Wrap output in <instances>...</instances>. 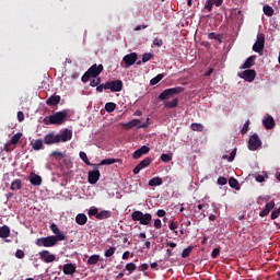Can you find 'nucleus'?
<instances>
[{
    "mask_svg": "<svg viewBox=\"0 0 280 280\" xmlns=\"http://www.w3.org/2000/svg\"><path fill=\"white\" fill-rule=\"evenodd\" d=\"M184 92H185V88L183 86L166 89L162 93H160L159 100L161 102H164V108H167V109L176 108L178 106V97H175L173 100L172 97H174L175 95H180V93H184ZM167 100H172V101H167Z\"/></svg>",
    "mask_w": 280,
    "mask_h": 280,
    "instance_id": "obj_1",
    "label": "nucleus"
},
{
    "mask_svg": "<svg viewBox=\"0 0 280 280\" xmlns=\"http://www.w3.org/2000/svg\"><path fill=\"white\" fill-rule=\"evenodd\" d=\"M66 117H69V112L67 109L54 113L50 116H46L43 119V124H45V126H62Z\"/></svg>",
    "mask_w": 280,
    "mask_h": 280,
    "instance_id": "obj_2",
    "label": "nucleus"
},
{
    "mask_svg": "<svg viewBox=\"0 0 280 280\" xmlns=\"http://www.w3.org/2000/svg\"><path fill=\"white\" fill-rule=\"evenodd\" d=\"M66 236L62 234L59 235H50L47 237H40L37 238L35 244L36 246H44L45 248H51V246H56V244H58V242H65Z\"/></svg>",
    "mask_w": 280,
    "mask_h": 280,
    "instance_id": "obj_3",
    "label": "nucleus"
},
{
    "mask_svg": "<svg viewBox=\"0 0 280 280\" xmlns=\"http://www.w3.org/2000/svg\"><path fill=\"white\" fill-rule=\"evenodd\" d=\"M131 219L133 222H139L143 226L150 225V222H152V214L151 213H145L136 210L131 213Z\"/></svg>",
    "mask_w": 280,
    "mask_h": 280,
    "instance_id": "obj_4",
    "label": "nucleus"
},
{
    "mask_svg": "<svg viewBox=\"0 0 280 280\" xmlns=\"http://www.w3.org/2000/svg\"><path fill=\"white\" fill-rule=\"evenodd\" d=\"M266 46V35L264 33H258L255 44L253 45V51L264 56V47Z\"/></svg>",
    "mask_w": 280,
    "mask_h": 280,
    "instance_id": "obj_5",
    "label": "nucleus"
},
{
    "mask_svg": "<svg viewBox=\"0 0 280 280\" xmlns=\"http://www.w3.org/2000/svg\"><path fill=\"white\" fill-rule=\"evenodd\" d=\"M259 148H261V139H259V136H257V133H254L249 137L248 150L255 152V150H258Z\"/></svg>",
    "mask_w": 280,
    "mask_h": 280,
    "instance_id": "obj_6",
    "label": "nucleus"
},
{
    "mask_svg": "<svg viewBox=\"0 0 280 280\" xmlns=\"http://www.w3.org/2000/svg\"><path fill=\"white\" fill-rule=\"evenodd\" d=\"M106 84L107 91H112V93H119L124 89V81L119 79L106 82Z\"/></svg>",
    "mask_w": 280,
    "mask_h": 280,
    "instance_id": "obj_7",
    "label": "nucleus"
},
{
    "mask_svg": "<svg viewBox=\"0 0 280 280\" xmlns=\"http://www.w3.org/2000/svg\"><path fill=\"white\" fill-rule=\"evenodd\" d=\"M39 259L44 264H52V261H56V255L50 254L49 250H42L39 252Z\"/></svg>",
    "mask_w": 280,
    "mask_h": 280,
    "instance_id": "obj_8",
    "label": "nucleus"
},
{
    "mask_svg": "<svg viewBox=\"0 0 280 280\" xmlns=\"http://www.w3.org/2000/svg\"><path fill=\"white\" fill-rule=\"evenodd\" d=\"M141 120L139 119H132L129 122L124 124V128H127L128 130L132 129V128H148L149 124L148 122H143L141 124Z\"/></svg>",
    "mask_w": 280,
    "mask_h": 280,
    "instance_id": "obj_9",
    "label": "nucleus"
},
{
    "mask_svg": "<svg viewBox=\"0 0 280 280\" xmlns=\"http://www.w3.org/2000/svg\"><path fill=\"white\" fill-rule=\"evenodd\" d=\"M57 137H59V143H60V141H62V143H67V141H71V139L73 137V131L66 128V129L61 130L60 133L57 135Z\"/></svg>",
    "mask_w": 280,
    "mask_h": 280,
    "instance_id": "obj_10",
    "label": "nucleus"
},
{
    "mask_svg": "<svg viewBox=\"0 0 280 280\" xmlns=\"http://www.w3.org/2000/svg\"><path fill=\"white\" fill-rule=\"evenodd\" d=\"M238 75L240 78L245 80V82H253L255 80V77L257 75V72H255V70L249 69V70H244Z\"/></svg>",
    "mask_w": 280,
    "mask_h": 280,
    "instance_id": "obj_11",
    "label": "nucleus"
},
{
    "mask_svg": "<svg viewBox=\"0 0 280 280\" xmlns=\"http://www.w3.org/2000/svg\"><path fill=\"white\" fill-rule=\"evenodd\" d=\"M137 52H131L129 55H126L122 60L125 62V69H128L130 67H132V65H135V62H137Z\"/></svg>",
    "mask_w": 280,
    "mask_h": 280,
    "instance_id": "obj_12",
    "label": "nucleus"
},
{
    "mask_svg": "<svg viewBox=\"0 0 280 280\" xmlns=\"http://www.w3.org/2000/svg\"><path fill=\"white\" fill-rule=\"evenodd\" d=\"M44 143L46 145H54V143H60V136L54 135V132L48 133L44 137Z\"/></svg>",
    "mask_w": 280,
    "mask_h": 280,
    "instance_id": "obj_13",
    "label": "nucleus"
},
{
    "mask_svg": "<svg viewBox=\"0 0 280 280\" xmlns=\"http://www.w3.org/2000/svg\"><path fill=\"white\" fill-rule=\"evenodd\" d=\"M152 163V158H145L142 160L135 168H133V174L137 175L141 170H145L150 164Z\"/></svg>",
    "mask_w": 280,
    "mask_h": 280,
    "instance_id": "obj_14",
    "label": "nucleus"
},
{
    "mask_svg": "<svg viewBox=\"0 0 280 280\" xmlns=\"http://www.w3.org/2000/svg\"><path fill=\"white\" fill-rule=\"evenodd\" d=\"M101 176L102 174L100 173V170L90 171L88 173V182L90 183V185H95L97 180H100Z\"/></svg>",
    "mask_w": 280,
    "mask_h": 280,
    "instance_id": "obj_15",
    "label": "nucleus"
},
{
    "mask_svg": "<svg viewBox=\"0 0 280 280\" xmlns=\"http://www.w3.org/2000/svg\"><path fill=\"white\" fill-rule=\"evenodd\" d=\"M88 71L90 72V75H92V78H97V75H100V73L104 71V66L103 65L97 66V63H94L89 68Z\"/></svg>",
    "mask_w": 280,
    "mask_h": 280,
    "instance_id": "obj_16",
    "label": "nucleus"
},
{
    "mask_svg": "<svg viewBox=\"0 0 280 280\" xmlns=\"http://www.w3.org/2000/svg\"><path fill=\"white\" fill-rule=\"evenodd\" d=\"M62 272H63V275H67V276L75 275L77 267H75V265H73V262L66 264L62 267Z\"/></svg>",
    "mask_w": 280,
    "mask_h": 280,
    "instance_id": "obj_17",
    "label": "nucleus"
},
{
    "mask_svg": "<svg viewBox=\"0 0 280 280\" xmlns=\"http://www.w3.org/2000/svg\"><path fill=\"white\" fill-rule=\"evenodd\" d=\"M148 152H150V147L142 145L133 152V159H141L143 154H148Z\"/></svg>",
    "mask_w": 280,
    "mask_h": 280,
    "instance_id": "obj_18",
    "label": "nucleus"
},
{
    "mask_svg": "<svg viewBox=\"0 0 280 280\" xmlns=\"http://www.w3.org/2000/svg\"><path fill=\"white\" fill-rule=\"evenodd\" d=\"M28 178L31 185H34V187L43 185V178L39 175H36L35 173H31Z\"/></svg>",
    "mask_w": 280,
    "mask_h": 280,
    "instance_id": "obj_19",
    "label": "nucleus"
},
{
    "mask_svg": "<svg viewBox=\"0 0 280 280\" xmlns=\"http://www.w3.org/2000/svg\"><path fill=\"white\" fill-rule=\"evenodd\" d=\"M275 209V201H269L266 203L265 209L259 212L260 218H266Z\"/></svg>",
    "mask_w": 280,
    "mask_h": 280,
    "instance_id": "obj_20",
    "label": "nucleus"
},
{
    "mask_svg": "<svg viewBox=\"0 0 280 280\" xmlns=\"http://www.w3.org/2000/svg\"><path fill=\"white\" fill-rule=\"evenodd\" d=\"M262 126L266 128V130H272V128H275V118H272V116H267L262 120Z\"/></svg>",
    "mask_w": 280,
    "mask_h": 280,
    "instance_id": "obj_21",
    "label": "nucleus"
},
{
    "mask_svg": "<svg viewBox=\"0 0 280 280\" xmlns=\"http://www.w3.org/2000/svg\"><path fill=\"white\" fill-rule=\"evenodd\" d=\"M47 106H58V104H60V95H51L50 97H48V100L46 101Z\"/></svg>",
    "mask_w": 280,
    "mask_h": 280,
    "instance_id": "obj_22",
    "label": "nucleus"
},
{
    "mask_svg": "<svg viewBox=\"0 0 280 280\" xmlns=\"http://www.w3.org/2000/svg\"><path fill=\"white\" fill-rule=\"evenodd\" d=\"M75 222L77 224H79L80 226H84V224H86V222H89V218L86 217V214L84 213H79L75 217Z\"/></svg>",
    "mask_w": 280,
    "mask_h": 280,
    "instance_id": "obj_23",
    "label": "nucleus"
},
{
    "mask_svg": "<svg viewBox=\"0 0 280 280\" xmlns=\"http://www.w3.org/2000/svg\"><path fill=\"white\" fill-rule=\"evenodd\" d=\"M255 58L257 57L256 56L248 57L243 63V66L241 67V69H250V67H255Z\"/></svg>",
    "mask_w": 280,
    "mask_h": 280,
    "instance_id": "obj_24",
    "label": "nucleus"
},
{
    "mask_svg": "<svg viewBox=\"0 0 280 280\" xmlns=\"http://www.w3.org/2000/svg\"><path fill=\"white\" fill-rule=\"evenodd\" d=\"M163 185V179L161 177H153L149 180V187H159Z\"/></svg>",
    "mask_w": 280,
    "mask_h": 280,
    "instance_id": "obj_25",
    "label": "nucleus"
},
{
    "mask_svg": "<svg viewBox=\"0 0 280 280\" xmlns=\"http://www.w3.org/2000/svg\"><path fill=\"white\" fill-rule=\"evenodd\" d=\"M112 213L108 210H102L96 214V220H108L110 218Z\"/></svg>",
    "mask_w": 280,
    "mask_h": 280,
    "instance_id": "obj_26",
    "label": "nucleus"
},
{
    "mask_svg": "<svg viewBox=\"0 0 280 280\" xmlns=\"http://www.w3.org/2000/svg\"><path fill=\"white\" fill-rule=\"evenodd\" d=\"M21 187H23L21 179H14L11 183L10 189H11V191H19V189H21Z\"/></svg>",
    "mask_w": 280,
    "mask_h": 280,
    "instance_id": "obj_27",
    "label": "nucleus"
},
{
    "mask_svg": "<svg viewBox=\"0 0 280 280\" xmlns=\"http://www.w3.org/2000/svg\"><path fill=\"white\" fill-rule=\"evenodd\" d=\"M10 235V228L8 225H3L0 228V237L2 240L8 238V236Z\"/></svg>",
    "mask_w": 280,
    "mask_h": 280,
    "instance_id": "obj_28",
    "label": "nucleus"
},
{
    "mask_svg": "<svg viewBox=\"0 0 280 280\" xmlns=\"http://www.w3.org/2000/svg\"><path fill=\"white\" fill-rule=\"evenodd\" d=\"M209 40H218L222 45V35L215 34L214 32L208 34Z\"/></svg>",
    "mask_w": 280,
    "mask_h": 280,
    "instance_id": "obj_29",
    "label": "nucleus"
},
{
    "mask_svg": "<svg viewBox=\"0 0 280 280\" xmlns=\"http://www.w3.org/2000/svg\"><path fill=\"white\" fill-rule=\"evenodd\" d=\"M97 261H100V255L94 254V255L89 257L88 266H95V264H97Z\"/></svg>",
    "mask_w": 280,
    "mask_h": 280,
    "instance_id": "obj_30",
    "label": "nucleus"
},
{
    "mask_svg": "<svg viewBox=\"0 0 280 280\" xmlns=\"http://www.w3.org/2000/svg\"><path fill=\"white\" fill-rule=\"evenodd\" d=\"M262 12L266 16H272L275 14V9H272V7L266 4L262 8Z\"/></svg>",
    "mask_w": 280,
    "mask_h": 280,
    "instance_id": "obj_31",
    "label": "nucleus"
},
{
    "mask_svg": "<svg viewBox=\"0 0 280 280\" xmlns=\"http://www.w3.org/2000/svg\"><path fill=\"white\" fill-rule=\"evenodd\" d=\"M117 159H114V158H109V159H104L101 161V163L98 165H113L115 163H117Z\"/></svg>",
    "mask_w": 280,
    "mask_h": 280,
    "instance_id": "obj_32",
    "label": "nucleus"
},
{
    "mask_svg": "<svg viewBox=\"0 0 280 280\" xmlns=\"http://www.w3.org/2000/svg\"><path fill=\"white\" fill-rule=\"evenodd\" d=\"M191 130H195L196 132H202L205 130V126L202 124L192 122L190 126Z\"/></svg>",
    "mask_w": 280,
    "mask_h": 280,
    "instance_id": "obj_33",
    "label": "nucleus"
},
{
    "mask_svg": "<svg viewBox=\"0 0 280 280\" xmlns=\"http://www.w3.org/2000/svg\"><path fill=\"white\" fill-rule=\"evenodd\" d=\"M163 78H165L164 74H158L156 77L151 79V81H150L151 86H155V84H159V82H161V80H163Z\"/></svg>",
    "mask_w": 280,
    "mask_h": 280,
    "instance_id": "obj_34",
    "label": "nucleus"
},
{
    "mask_svg": "<svg viewBox=\"0 0 280 280\" xmlns=\"http://www.w3.org/2000/svg\"><path fill=\"white\" fill-rule=\"evenodd\" d=\"M117 108V104L109 102L105 104V110L107 113H113Z\"/></svg>",
    "mask_w": 280,
    "mask_h": 280,
    "instance_id": "obj_35",
    "label": "nucleus"
},
{
    "mask_svg": "<svg viewBox=\"0 0 280 280\" xmlns=\"http://www.w3.org/2000/svg\"><path fill=\"white\" fill-rule=\"evenodd\" d=\"M21 137H23V133H21V132L13 135V137L11 139V145H16V143H19V141H21Z\"/></svg>",
    "mask_w": 280,
    "mask_h": 280,
    "instance_id": "obj_36",
    "label": "nucleus"
},
{
    "mask_svg": "<svg viewBox=\"0 0 280 280\" xmlns=\"http://www.w3.org/2000/svg\"><path fill=\"white\" fill-rule=\"evenodd\" d=\"M50 231H52L55 235H65V233L60 232V229H58L56 223L50 224Z\"/></svg>",
    "mask_w": 280,
    "mask_h": 280,
    "instance_id": "obj_37",
    "label": "nucleus"
},
{
    "mask_svg": "<svg viewBox=\"0 0 280 280\" xmlns=\"http://www.w3.org/2000/svg\"><path fill=\"white\" fill-rule=\"evenodd\" d=\"M125 270H127L129 275H132V272L137 270V265H135V262H129L126 265Z\"/></svg>",
    "mask_w": 280,
    "mask_h": 280,
    "instance_id": "obj_38",
    "label": "nucleus"
},
{
    "mask_svg": "<svg viewBox=\"0 0 280 280\" xmlns=\"http://www.w3.org/2000/svg\"><path fill=\"white\" fill-rule=\"evenodd\" d=\"M191 250H194V247H191V246H188L187 248H185L182 252L183 259H187V257H189V255H191Z\"/></svg>",
    "mask_w": 280,
    "mask_h": 280,
    "instance_id": "obj_39",
    "label": "nucleus"
},
{
    "mask_svg": "<svg viewBox=\"0 0 280 280\" xmlns=\"http://www.w3.org/2000/svg\"><path fill=\"white\" fill-rule=\"evenodd\" d=\"M33 150H43V140L38 139L34 143H32Z\"/></svg>",
    "mask_w": 280,
    "mask_h": 280,
    "instance_id": "obj_40",
    "label": "nucleus"
},
{
    "mask_svg": "<svg viewBox=\"0 0 280 280\" xmlns=\"http://www.w3.org/2000/svg\"><path fill=\"white\" fill-rule=\"evenodd\" d=\"M79 156H80V159H82V161H83V163H85V165H93V164L91 163V161H89V158L86 156V153H85V152L81 151V152L79 153Z\"/></svg>",
    "mask_w": 280,
    "mask_h": 280,
    "instance_id": "obj_41",
    "label": "nucleus"
},
{
    "mask_svg": "<svg viewBox=\"0 0 280 280\" xmlns=\"http://www.w3.org/2000/svg\"><path fill=\"white\" fill-rule=\"evenodd\" d=\"M51 156L56 159V161H60V159H65V153L60 151H52Z\"/></svg>",
    "mask_w": 280,
    "mask_h": 280,
    "instance_id": "obj_42",
    "label": "nucleus"
},
{
    "mask_svg": "<svg viewBox=\"0 0 280 280\" xmlns=\"http://www.w3.org/2000/svg\"><path fill=\"white\" fill-rule=\"evenodd\" d=\"M154 58V55L152 52H145L142 55V62H150Z\"/></svg>",
    "mask_w": 280,
    "mask_h": 280,
    "instance_id": "obj_43",
    "label": "nucleus"
},
{
    "mask_svg": "<svg viewBox=\"0 0 280 280\" xmlns=\"http://www.w3.org/2000/svg\"><path fill=\"white\" fill-rule=\"evenodd\" d=\"M100 84H102V78L100 77H95V79H93L91 82H90V86H100Z\"/></svg>",
    "mask_w": 280,
    "mask_h": 280,
    "instance_id": "obj_44",
    "label": "nucleus"
},
{
    "mask_svg": "<svg viewBox=\"0 0 280 280\" xmlns=\"http://www.w3.org/2000/svg\"><path fill=\"white\" fill-rule=\"evenodd\" d=\"M116 250H117V247H109L107 250H105L104 256L105 257H113V255H115Z\"/></svg>",
    "mask_w": 280,
    "mask_h": 280,
    "instance_id": "obj_45",
    "label": "nucleus"
},
{
    "mask_svg": "<svg viewBox=\"0 0 280 280\" xmlns=\"http://www.w3.org/2000/svg\"><path fill=\"white\" fill-rule=\"evenodd\" d=\"M98 213H100V210H98L96 207H91V208L89 209V212H88V214H89L90 217H91V215H95V218H97Z\"/></svg>",
    "mask_w": 280,
    "mask_h": 280,
    "instance_id": "obj_46",
    "label": "nucleus"
},
{
    "mask_svg": "<svg viewBox=\"0 0 280 280\" xmlns=\"http://www.w3.org/2000/svg\"><path fill=\"white\" fill-rule=\"evenodd\" d=\"M229 185L230 187H232L233 189H236L237 185H240V183L237 182V179H235V177H231L229 179Z\"/></svg>",
    "mask_w": 280,
    "mask_h": 280,
    "instance_id": "obj_47",
    "label": "nucleus"
},
{
    "mask_svg": "<svg viewBox=\"0 0 280 280\" xmlns=\"http://www.w3.org/2000/svg\"><path fill=\"white\" fill-rule=\"evenodd\" d=\"M250 126V120H246L243 125V128L241 129V135H246L248 132V127Z\"/></svg>",
    "mask_w": 280,
    "mask_h": 280,
    "instance_id": "obj_48",
    "label": "nucleus"
},
{
    "mask_svg": "<svg viewBox=\"0 0 280 280\" xmlns=\"http://www.w3.org/2000/svg\"><path fill=\"white\" fill-rule=\"evenodd\" d=\"M96 91L97 93H103L104 91H108L107 84L106 83L98 84L96 86Z\"/></svg>",
    "mask_w": 280,
    "mask_h": 280,
    "instance_id": "obj_49",
    "label": "nucleus"
},
{
    "mask_svg": "<svg viewBox=\"0 0 280 280\" xmlns=\"http://www.w3.org/2000/svg\"><path fill=\"white\" fill-rule=\"evenodd\" d=\"M161 161H163V163H170V161H172V155L167 153H163L161 155Z\"/></svg>",
    "mask_w": 280,
    "mask_h": 280,
    "instance_id": "obj_50",
    "label": "nucleus"
},
{
    "mask_svg": "<svg viewBox=\"0 0 280 280\" xmlns=\"http://www.w3.org/2000/svg\"><path fill=\"white\" fill-rule=\"evenodd\" d=\"M91 78H93V75L89 72V70L82 75V82L86 83L89 82V80H91Z\"/></svg>",
    "mask_w": 280,
    "mask_h": 280,
    "instance_id": "obj_51",
    "label": "nucleus"
},
{
    "mask_svg": "<svg viewBox=\"0 0 280 280\" xmlns=\"http://www.w3.org/2000/svg\"><path fill=\"white\" fill-rule=\"evenodd\" d=\"M280 215V207L275 209L272 212H271V220H277V218H279Z\"/></svg>",
    "mask_w": 280,
    "mask_h": 280,
    "instance_id": "obj_52",
    "label": "nucleus"
},
{
    "mask_svg": "<svg viewBox=\"0 0 280 280\" xmlns=\"http://www.w3.org/2000/svg\"><path fill=\"white\" fill-rule=\"evenodd\" d=\"M153 45H154L155 47H163V39H161V38H159V37H155V38L153 39Z\"/></svg>",
    "mask_w": 280,
    "mask_h": 280,
    "instance_id": "obj_53",
    "label": "nucleus"
},
{
    "mask_svg": "<svg viewBox=\"0 0 280 280\" xmlns=\"http://www.w3.org/2000/svg\"><path fill=\"white\" fill-rule=\"evenodd\" d=\"M205 9L208 10V12H211V10H213V2L211 0H207Z\"/></svg>",
    "mask_w": 280,
    "mask_h": 280,
    "instance_id": "obj_54",
    "label": "nucleus"
},
{
    "mask_svg": "<svg viewBox=\"0 0 280 280\" xmlns=\"http://www.w3.org/2000/svg\"><path fill=\"white\" fill-rule=\"evenodd\" d=\"M217 183H218V185H226V183H229V179H226V177H224V176H220L217 179Z\"/></svg>",
    "mask_w": 280,
    "mask_h": 280,
    "instance_id": "obj_55",
    "label": "nucleus"
},
{
    "mask_svg": "<svg viewBox=\"0 0 280 280\" xmlns=\"http://www.w3.org/2000/svg\"><path fill=\"white\" fill-rule=\"evenodd\" d=\"M235 154H237V149H233L232 152L230 153V156L228 161L232 163V161H235Z\"/></svg>",
    "mask_w": 280,
    "mask_h": 280,
    "instance_id": "obj_56",
    "label": "nucleus"
},
{
    "mask_svg": "<svg viewBox=\"0 0 280 280\" xmlns=\"http://www.w3.org/2000/svg\"><path fill=\"white\" fill-rule=\"evenodd\" d=\"M15 257H16L18 259H23V257H25V252H23V250H21V249H18V250L15 252Z\"/></svg>",
    "mask_w": 280,
    "mask_h": 280,
    "instance_id": "obj_57",
    "label": "nucleus"
},
{
    "mask_svg": "<svg viewBox=\"0 0 280 280\" xmlns=\"http://www.w3.org/2000/svg\"><path fill=\"white\" fill-rule=\"evenodd\" d=\"M220 256V248H214L211 253L212 259H215Z\"/></svg>",
    "mask_w": 280,
    "mask_h": 280,
    "instance_id": "obj_58",
    "label": "nucleus"
},
{
    "mask_svg": "<svg viewBox=\"0 0 280 280\" xmlns=\"http://www.w3.org/2000/svg\"><path fill=\"white\" fill-rule=\"evenodd\" d=\"M170 229L171 231H176V229H178V222L172 221L170 224Z\"/></svg>",
    "mask_w": 280,
    "mask_h": 280,
    "instance_id": "obj_59",
    "label": "nucleus"
},
{
    "mask_svg": "<svg viewBox=\"0 0 280 280\" xmlns=\"http://www.w3.org/2000/svg\"><path fill=\"white\" fill-rule=\"evenodd\" d=\"M153 226H154L155 229H161V226H162L161 219H155Z\"/></svg>",
    "mask_w": 280,
    "mask_h": 280,
    "instance_id": "obj_60",
    "label": "nucleus"
},
{
    "mask_svg": "<svg viewBox=\"0 0 280 280\" xmlns=\"http://www.w3.org/2000/svg\"><path fill=\"white\" fill-rule=\"evenodd\" d=\"M25 119V114H23V112H18V120L21 122V121H24Z\"/></svg>",
    "mask_w": 280,
    "mask_h": 280,
    "instance_id": "obj_61",
    "label": "nucleus"
},
{
    "mask_svg": "<svg viewBox=\"0 0 280 280\" xmlns=\"http://www.w3.org/2000/svg\"><path fill=\"white\" fill-rule=\"evenodd\" d=\"M150 268V266L148 264H142L139 266V270H141L142 272H145V270H148Z\"/></svg>",
    "mask_w": 280,
    "mask_h": 280,
    "instance_id": "obj_62",
    "label": "nucleus"
},
{
    "mask_svg": "<svg viewBox=\"0 0 280 280\" xmlns=\"http://www.w3.org/2000/svg\"><path fill=\"white\" fill-rule=\"evenodd\" d=\"M165 214H166V212H165V210H163V209H160V210L156 211V215H158L159 218H165Z\"/></svg>",
    "mask_w": 280,
    "mask_h": 280,
    "instance_id": "obj_63",
    "label": "nucleus"
},
{
    "mask_svg": "<svg viewBox=\"0 0 280 280\" xmlns=\"http://www.w3.org/2000/svg\"><path fill=\"white\" fill-rule=\"evenodd\" d=\"M256 180L257 183H264V180H266V177L264 175H257Z\"/></svg>",
    "mask_w": 280,
    "mask_h": 280,
    "instance_id": "obj_64",
    "label": "nucleus"
}]
</instances>
